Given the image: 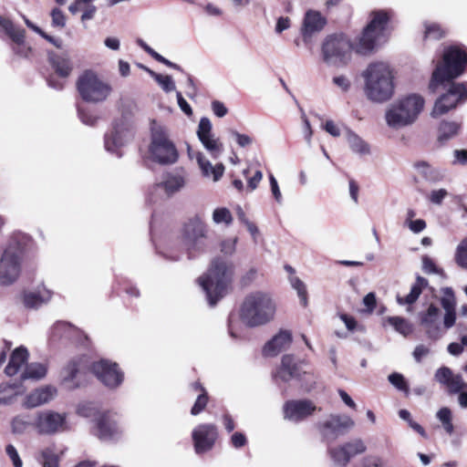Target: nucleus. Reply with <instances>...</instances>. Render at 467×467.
<instances>
[{
    "instance_id": "obj_5",
    "label": "nucleus",
    "mask_w": 467,
    "mask_h": 467,
    "mask_svg": "<svg viewBox=\"0 0 467 467\" xmlns=\"http://www.w3.org/2000/svg\"><path fill=\"white\" fill-rule=\"evenodd\" d=\"M467 68V51L462 46H450L443 51L442 59L438 62L430 82L434 92L440 85L450 82L463 74Z\"/></svg>"
},
{
    "instance_id": "obj_38",
    "label": "nucleus",
    "mask_w": 467,
    "mask_h": 467,
    "mask_svg": "<svg viewBox=\"0 0 467 467\" xmlns=\"http://www.w3.org/2000/svg\"><path fill=\"white\" fill-rule=\"evenodd\" d=\"M345 138L352 152L360 156L368 155L370 153V147L361 137L354 131L347 129Z\"/></svg>"
},
{
    "instance_id": "obj_21",
    "label": "nucleus",
    "mask_w": 467,
    "mask_h": 467,
    "mask_svg": "<svg viewBox=\"0 0 467 467\" xmlns=\"http://www.w3.org/2000/svg\"><path fill=\"white\" fill-rule=\"evenodd\" d=\"M326 25L325 17L315 10H308L303 19L300 35L306 46L314 42L316 36L322 31Z\"/></svg>"
},
{
    "instance_id": "obj_30",
    "label": "nucleus",
    "mask_w": 467,
    "mask_h": 467,
    "mask_svg": "<svg viewBox=\"0 0 467 467\" xmlns=\"http://www.w3.org/2000/svg\"><path fill=\"white\" fill-rule=\"evenodd\" d=\"M440 314L439 307L433 304H431L426 311L420 313V324L425 327L430 337H439Z\"/></svg>"
},
{
    "instance_id": "obj_58",
    "label": "nucleus",
    "mask_w": 467,
    "mask_h": 467,
    "mask_svg": "<svg viewBox=\"0 0 467 467\" xmlns=\"http://www.w3.org/2000/svg\"><path fill=\"white\" fill-rule=\"evenodd\" d=\"M52 26L63 28L66 25V17L63 12L58 8H54L51 12Z\"/></svg>"
},
{
    "instance_id": "obj_23",
    "label": "nucleus",
    "mask_w": 467,
    "mask_h": 467,
    "mask_svg": "<svg viewBox=\"0 0 467 467\" xmlns=\"http://www.w3.org/2000/svg\"><path fill=\"white\" fill-rule=\"evenodd\" d=\"M365 451L366 445L361 440L358 439L348 442L341 447L331 449L330 455L335 465L337 467H344L352 457L362 453Z\"/></svg>"
},
{
    "instance_id": "obj_35",
    "label": "nucleus",
    "mask_w": 467,
    "mask_h": 467,
    "mask_svg": "<svg viewBox=\"0 0 467 467\" xmlns=\"http://www.w3.org/2000/svg\"><path fill=\"white\" fill-rule=\"evenodd\" d=\"M462 129V124L454 120H442L437 128V141L441 145L446 144L449 140L458 136Z\"/></svg>"
},
{
    "instance_id": "obj_40",
    "label": "nucleus",
    "mask_w": 467,
    "mask_h": 467,
    "mask_svg": "<svg viewBox=\"0 0 467 467\" xmlns=\"http://www.w3.org/2000/svg\"><path fill=\"white\" fill-rule=\"evenodd\" d=\"M192 389L198 393L197 399L191 410V414L196 416L200 414L206 407L208 402V397L203 388L198 382L193 383L192 385Z\"/></svg>"
},
{
    "instance_id": "obj_44",
    "label": "nucleus",
    "mask_w": 467,
    "mask_h": 467,
    "mask_svg": "<svg viewBox=\"0 0 467 467\" xmlns=\"http://www.w3.org/2000/svg\"><path fill=\"white\" fill-rule=\"evenodd\" d=\"M446 30L439 24L433 22L424 23V37L426 39L438 40L445 36Z\"/></svg>"
},
{
    "instance_id": "obj_59",
    "label": "nucleus",
    "mask_w": 467,
    "mask_h": 467,
    "mask_svg": "<svg viewBox=\"0 0 467 467\" xmlns=\"http://www.w3.org/2000/svg\"><path fill=\"white\" fill-rule=\"evenodd\" d=\"M448 196V192L445 189L433 190L429 194L431 202L440 205L443 200Z\"/></svg>"
},
{
    "instance_id": "obj_62",
    "label": "nucleus",
    "mask_w": 467,
    "mask_h": 467,
    "mask_svg": "<svg viewBox=\"0 0 467 467\" xmlns=\"http://www.w3.org/2000/svg\"><path fill=\"white\" fill-rule=\"evenodd\" d=\"M211 108L213 114L218 118H223L228 113V109L220 100L212 101Z\"/></svg>"
},
{
    "instance_id": "obj_33",
    "label": "nucleus",
    "mask_w": 467,
    "mask_h": 467,
    "mask_svg": "<svg viewBox=\"0 0 467 467\" xmlns=\"http://www.w3.org/2000/svg\"><path fill=\"white\" fill-rule=\"evenodd\" d=\"M52 291L44 285L37 286L35 290L24 293L23 302L28 308H37L43 304L50 301L52 297Z\"/></svg>"
},
{
    "instance_id": "obj_29",
    "label": "nucleus",
    "mask_w": 467,
    "mask_h": 467,
    "mask_svg": "<svg viewBox=\"0 0 467 467\" xmlns=\"http://www.w3.org/2000/svg\"><path fill=\"white\" fill-rule=\"evenodd\" d=\"M292 343V334L288 330H280L269 340L265 348L264 353L267 357L277 356L282 351L287 349Z\"/></svg>"
},
{
    "instance_id": "obj_9",
    "label": "nucleus",
    "mask_w": 467,
    "mask_h": 467,
    "mask_svg": "<svg viewBox=\"0 0 467 467\" xmlns=\"http://www.w3.org/2000/svg\"><path fill=\"white\" fill-rule=\"evenodd\" d=\"M352 48L355 47L345 35H328L321 44L322 59L329 66H345L350 60Z\"/></svg>"
},
{
    "instance_id": "obj_36",
    "label": "nucleus",
    "mask_w": 467,
    "mask_h": 467,
    "mask_svg": "<svg viewBox=\"0 0 467 467\" xmlns=\"http://www.w3.org/2000/svg\"><path fill=\"white\" fill-rule=\"evenodd\" d=\"M36 415L29 412H21L15 415L10 420V428L13 434L21 435L30 428H35Z\"/></svg>"
},
{
    "instance_id": "obj_1",
    "label": "nucleus",
    "mask_w": 467,
    "mask_h": 467,
    "mask_svg": "<svg viewBox=\"0 0 467 467\" xmlns=\"http://www.w3.org/2000/svg\"><path fill=\"white\" fill-rule=\"evenodd\" d=\"M361 77L364 80L363 92L369 101L384 103L394 96L395 71L389 63L372 62L363 70Z\"/></svg>"
},
{
    "instance_id": "obj_55",
    "label": "nucleus",
    "mask_w": 467,
    "mask_h": 467,
    "mask_svg": "<svg viewBox=\"0 0 467 467\" xmlns=\"http://www.w3.org/2000/svg\"><path fill=\"white\" fill-rule=\"evenodd\" d=\"M332 82L343 92L348 91L351 87L350 79L345 75L335 76L332 78Z\"/></svg>"
},
{
    "instance_id": "obj_7",
    "label": "nucleus",
    "mask_w": 467,
    "mask_h": 467,
    "mask_svg": "<svg viewBox=\"0 0 467 467\" xmlns=\"http://www.w3.org/2000/svg\"><path fill=\"white\" fill-rule=\"evenodd\" d=\"M150 142L147 158L160 164H171L178 159L177 150L170 140L166 127L156 121H150Z\"/></svg>"
},
{
    "instance_id": "obj_3",
    "label": "nucleus",
    "mask_w": 467,
    "mask_h": 467,
    "mask_svg": "<svg viewBox=\"0 0 467 467\" xmlns=\"http://www.w3.org/2000/svg\"><path fill=\"white\" fill-rule=\"evenodd\" d=\"M425 106L424 98L417 93L404 95L385 110L386 124L391 130H399L413 125L419 119Z\"/></svg>"
},
{
    "instance_id": "obj_31",
    "label": "nucleus",
    "mask_w": 467,
    "mask_h": 467,
    "mask_svg": "<svg viewBox=\"0 0 467 467\" xmlns=\"http://www.w3.org/2000/svg\"><path fill=\"white\" fill-rule=\"evenodd\" d=\"M86 367V360L84 358L72 359L62 370V381L68 389H74L79 386L78 381H75L78 375Z\"/></svg>"
},
{
    "instance_id": "obj_12",
    "label": "nucleus",
    "mask_w": 467,
    "mask_h": 467,
    "mask_svg": "<svg viewBox=\"0 0 467 467\" xmlns=\"http://www.w3.org/2000/svg\"><path fill=\"white\" fill-rule=\"evenodd\" d=\"M466 100L467 83H450L446 92L435 100L431 116L434 119L440 118Z\"/></svg>"
},
{
    "instance_id": "obj_2",
    "label": "nucleus",
    "mask_w": 467,
    "mask_h": 467,
    "mask_svg": "<svg viewBox=\"0 0 467 467\" xmlns=\"http://www.w3.org/2000/svg\"><path fill=\"white\" fill-rule=\"evenodd\" d=\"M277 303L273 295L267 291L256 290L244 297L240 317L249 327H262L275 320Z\"/></svg>"
},
{
    "instance_id": "obj_48",
    "label": "nucleus",
    "mask_w": 467,
    "mask_h": 467,
    "mask_svg": "<svg viewBox=\"0 0 467 467\" xmlns=\"http://www.w3.org/2000/svg\"><path fill=\"white\" fill-rule=\"evenodd\" d=\"M43 467H59V457L55 448L47 447L42 451Z\"/></svg>"
},
{
    "instance_id": "obj_22",
    "label": "nucleus",
    "mask_w": 467,
    "mask_h": 467,
    "mask_svg": "<svg viewBox=\"0 0 467 467\" xmlns=\"http://www.w3.org/2000/svg\"><path fill=\"white\" fill-rule=\"evenodd\" d=\"M317 406L309 400H288L284 404V418L290 421L299 422L311 416Z\"/></svg>"
},
{
    "instance_id": "obj_52",
    "label": "nucleus",
    "mask_w": 467,
    "mask_h": 467,
    "mask_svg": "<svg viewBox=\"0 0 467 467\" xmlns=\"http://www.w3.org/2000/svg\"><path fill=\"white\" fill-rule=\"evenodd\" d=\"M421 263H422V270L426 274H436V275H442L443 270L441 268H439L435 262L428 255H423L421 257Z\"/></svg>"
},
{
    "instance_id": "obj_24",
    "label": "nucleus",
    "mask_w": 467,
    "mask_h": 467,
    "mask_svg": "<svg viewBox=\"0 0 467 467\" xmlns=\"http://www.w3.org/2000/svg\"><path fill=\"white\" fill-rule=\"evenodd\" d=\"M57 394L54 386L45 385L30 391L22 400L25 409H35L53 400Z\"/></svg>"
},
{
    "instance_id": "obj_56",
    "label": "nucleus",
    "mask_w": 467,
    "mask_h": 467,
    "mask_svg": "<svg viewBox=\"0 0 467 467\" xmlns=\"http://www.w3.org/2000/svg\"><path fill=\"white\" fill-rule=\"evenodd\" d=\"M237 240V237L223 240L221 244V252L226 255H232L235 252Z\"/></svg>"
},
{
    "instance_id": "obj_57",
    "label": "nucleus",
    "mask_w": 467,
    "mask_h": 467,
    "mask_svg": "<svg viewBox=\"0 0 467 467\" xmlns=\"http://www.w3.org/2000/svg\"><path fill=\"white\" fill-rule=\"evenodd\" d=\"M360 467H386L381 458L368 455L362 459Z\"/></svg>"
},
{
    "instance_id": "obj_60",
    "label": "nucleus",
    "mask_w": 467,
    "mask_h": 467,
    "mask_svg": "<svg viewBox=\"0 0 467 467\" xmlns=\"http://www.w3.org/2000/svg\"><path fill=\"white\" fill-rule=\"evenodd\" d=\"M269 182H270V190H271V192H272L275 200L276 201V202L282 203V202H283L282 192L280 191V188H279L276 179L275 178V176L272 173L269 174Z\"/></svg>"
},
{
    "instance_id": "obj_51",
    "label": "nucleus",
    "mask_w": 467,
    "mask_h": 467,
    "mask_svg": "<svg viewBox=\"0 0 467 467\" xmlns=\"http://www.w3.org/2000/svg\"><path fill=\"white\" fill-rule=\"evenodd\" d=\"M389 381L399 390L409 393V385L402 374L394 372L389 376Z\"/></svg>"
},
{
    "instance_id": "obj_11",
    "label": "nucleus",
    "mask_w": 467,
    "mask_h": 467,
    "mask_svg": "<svg viewBox=\"0 0 467 467\" xmlns=\"http://www.w3.org/2000/svg\"><path fill=\"white\" fill-rule=\"evenodd\" d=\"M207 227L204 223L195 217L184 223L181 232V244L187 251L189 256L205 248Z\"/></svg>"
},
{
    "instance_id": "obj_42",
    "label": "nucleus",
    "mask_w": 467,
    "mask_h": 467,
    "mask_svg": "<svg viewBox=\"0 0 467 467\" xmlns=\"http://www.w3.org/2000/svg\"><path fill=\"white\" fill-rule=\"evenodd\" d=\"M50 62L59 77L67 78L70 74L72 67L67 57H50Z\"/></svg>"
},
{
    "instance_id": "obj_14",
    "label": "nucleus",
    "mask_w": 467,
    "mask_h": 467,
    "mask_svg": "<svg viewBox=\"0 0 467 467\" xmlns=\"http://www.w3.org/2000/svg\"><path fill=\"white\" fill-rule=\"evenodd\" d=\"M35 429L40 434L52 435L66 430V414L42 410L36 414Z\"/></svg>"
},
{
    "instance_id": "obj_20",
    "label": "nucleus",
    "mask_w": 467,
    "mask_h": 467,
    "mask_svg": "<svg viewBox=\"0 0 467 467\" xmlns=\"http://www.w3.org/2000/svg\"><path fill=\"white\" fill-rule=\"evenodd\" d=\"M187 151L189 158L192 161H196L203 178L211 179L214 182H217L221 180L225 170L223 163L219 162L213 165L211 161L207 159L203 152L195 150L191 147H188Z\"/></svg>"
},
{
    "instance_id": "obj_18",
    "label": "nucleus",
    "mask_w": 467,
    "mask_h": 467,
    "mask_svg": "<svg viewBox=\"0 0 467 467\" xmlns=\"http://www.w3.org/2000/svg\"><path fill=\"white\" fill-rule=\"evenodd\" d=\"M355 426V421L348 415L333 414L320 424V431L326 439H336Z\"/></svg>"
},
{
    "instance_id": "obj_13",
    "label": "nucleus",
    "mask_w": 467,
    "mask_h": 467,
    "mask_svg": "<svg viewBox=\"0 0 467 467\" xmlns=\"http://www.w3.org/2000/svg\"><path fill=\"white\" fill-rule=\"evenodd\" d=\"M132 138L133 130L129 123L116 122L111 131L105 136V149L120 157L122 155L121 148L128 144Z\"/></svg>"
},
{
    "instance_id": "obj_15",
    "label": "nucleus",
    "mask_w": 467,
    "mask_h": 467,
    "mask_svg": "<svg viewBox=\"0 0 467 467\" xmlns=\"http://www.w3.org/2000/svg\"><path fill=\"white\" fill-rule=\"evenodd\" d=\"M92 371L99 381L109 389L118 388L124 379L123 372L118 364L107 359L94 362Z\"/></svg>"
},
{
    "instance_id": "obj_17",
    "label": "nucleus",
    "mask_w": 467,
    "mask_h": 467,
    "mask_svg": "<svg viewBox=\"0 0 467 467\" xmlns=\"http://www.w3.org/2000/svg\"><path fill=\"white\" fill-rule=\"evenodd\" d=\"M196 133L199 140L210 156L213 159H218L223 153V145L219 138L213 133V124L208 118H201Z\"/></svg>"
},
{
    "instance_id": "obj_28",
    "label": "nucleus",
    "mask_w": 467,
    "mask_h": 467,
    "mask_svg": "<svg viewBox=\"0 0 467 467\" xmlns=\"http://www.w3.org/2000/svg\"><path fill=\"white\" fill-rule=\"evenodd\" d=\"M120 432L116 415L110 412L101 414L97 420V435L101 440H109Z\"/></svg>"
},
{
    "instance_id": "obj_46",
    "label": "nucleus",
    "mask_w": 467,
    "mask_h": 467,
    "mask_svg": "<svg viewBox=\"0 0 467 467\" xmlns=\"http://www.w3.org/2000/svg\"><path fill=\"white\" fill-rule=\"evenodd\" d=\"M148 72L165 92H171L175 89V83L171 76L158 74L150 69H148Z\"/></svg>"
},
{
    "instance_id": "obj_27",
    "label": "nucleus",
    "mask_w": 467,
    "mask_h": 467,
    "mask_svg": "<svg viewBox=\"0 0 467 467\" xmlns=\"http://www.w3.org/2000/svg\"><path fill=\"white\" fill-rule=\"evenodd\" d=\"M28 357V351L25 347L21 346L15 348L12 351L8 363L5 368V374L10 378L17 375L21 378V374L27 364Z\"/></svg>"
},
{
    "instance_id": "obj_43",
    "label": "nucleus",
    "mask_w": 467,
    "mask_h": 467,
    "mask_svg": "<svg viewBox=\"0 0 467 467\" xmlns=\"http://www.w3.org/2000/svg\"><path fill=\"white\" fill-rule=\"evenodd\" d=\"M436 418L441 423L443 430L448 434H451L453 432L454 427L452 424V412L449 408L443 407L440 409L436 413Z\"/></svg>"
},
{
    "instance_id": "obj_53",
    "label": "nucleus",
    "mask_w": 467,
    "mask_h": 467,
    "mask_svg": "<svg viewBox=\"0 0 467 467\" xmlns=\"http://www.w3.org/2000/svg\"><path fill=\"white\" fill-rule=\"evenodd\" d=\"M290 284L292 287L297 291V295L302 303L306 305V288L305 284L297 276H291Z\"/></svg>"
},
{
    "instance_id": "obj_32",
    "label": "nucleus",
    "mask_w": 467,
    "mask_h": 467,
    "mask_svg": "<svg viewBox=\"0 0 467 467\" xmlns=\"http://www.w3.org/2000/svg\"><path fill=\"white\" fill-rule=\"evenodd\" d=\"M185 184V176L182 173L174 172L166 174L162 181L156 184V188L162 191L167 196H171L180 192Z\"/></svg>"
},
{
    "instance_id": "obj_50",
    "label": "nucleus",
    "mask_w": 467,
    "mask_h": 467,
    "mask_svg": "<svg viewBox=\"0 0 467 467\" xmlns=\"http://www.w3.org/2000/svg\"><path fill=\"white\" fill-rule=\"evenodd\" d=\"M441 292L442 294V296L441 298V304L443 309L455 308L456 299L452 288L443 287L441 288Z\"/></svg>"
},
{
    "instance_id": "obj_25",
    "label": "nucleus",
    "mask_w": 467,
    "mask_h": 467,
    "mask_svg": "<svg viewBox=\"0 0 467 467\" xmlns=\"http://www.w3.org/2000/svg\"><path fill=\"white\" fill-rule=\"evenodd\" d=\"M0 26L14 41L13 51L21 57H27L31 53V47L24 41V30L15 27L10 20L2 16H0Z\"/></svg>"
},
{
    "instance_id": "obj_4",
    "label": "nucleus",
    "mask_w": 467,
    "mask_h": 467,
    "mask_svg": "<svg viewBox=\"0 0 467 467\" xmlns=\"http://www.w3.org/2000/svg\"><path fill=\"white\" fill-rule=\"evenodd\" d=\"M233 273L232 263L216 258L212 262L207 273L199 277L198 283L205 292L211 306H214L224 296L232 281Z\"/></svg>"
},
{
    "instance_id": "obj_8",
    "label": "nucleus",
    "mask_w": 467,
    "mask_h": 467,
    "mask_svg": "<svg viewBox=\"0 0 467 467\" xmlns=\"http://www.w3.org/2000/svg\"><path fill=\"white\" fill-rule=\"evenodd\" d=\"M25 244V235H15L5 248L0 257V285H9L19 277Z\"/></svg>"
},
{
    "instance_id": "obj_19",
    "label": "nucleus",
    "mask_w": 467,
    "mask_h": 467,
    "mask_svg": "<svg viewBox=\"0 0 467 467\" xmlns=\"http://www.w3.org/2000/svg\"><path fill=\"white\" fill-rule=\"evenodd\" d=\"M306 365L305 361L296 359L293 355H285L274 373V378L276 382H288L293 379H299L306 373L303 369Z\"/></svg>"
},
{
    "instance_id": "obj_49",
    "label": "nucleus",
    "mask_w": 467,
    "mask_h": 467,
    "mask_svg": "<svg viewBox=\"0 0 467 467\" xmlns=\"http://www.w3.org/2000/svg\"><path fill=\"white\" fill-rule=\"evenodd\" d=\"M213 221L216 224L224 223L225 225H229L233 221V216L229 209L219 207L213 213Z\"/></svg>"
},
{
    "instance_id": "obj_16",
    "label": "nucleus",
    "mask_w": 467,
    "mask_h": 467,
    "mask_svg": "<svg viewBox=\"0 0 467 467\" xmlns=\"http://www.w3.org/2000/svg\"><path fill=\"white\" fill-rule=\"evenodd\" d=\"M218 438V429L212 423H202L197 425L192 432L194 451L202 454L211 451Z\"/></svg>"
},
{
    "instance_id": "obj_39",
    "label": "nucleus",
    "mask_w": 467,
    "mask_h": 467,
    "mask_svg": "<svg viewBox=\"0 0 467 467\" xmlns=\"http://www.w3.org/2000/svg\"><path fill=\"white\" fill-rule=\"evenodd\" d=\"M47 372V367L45 363H27L23 373L21 374V380H40L46 377Z\"/></svg>"
},
{
    "instance_id": "obj_26",
    "label": "nucleus",
    "mask_w": 467,
    "mask_h": 467,
    "mask_svg": "<svg viewBox=\"0 0 467 467\" xmlns=\"http://www.w3.org/2000/svg\"><path fill=\"white\" fill-rule=\"evenodd\" d=\"M434 379L445 386L451 394L460 392L465 388V382L460 374H453L451 368L441 367L435 372Z\"/></svg>"
},
{
    "instance_id": "obj_64",
    "label": "nucleus",
    "mask_w": 467,
    "mask_h": 467,
    "mask_svg": "<svg viewBox=\"0 0 467 467\" xmlns=\"http://www.w3.org/2000/svg\"><path fill=\"white\" fill-rule=\"evenodd\" d=\"M453 164H467V150H453Z\"/></svg>"
},
{
    "instance_id": "obj_6",
    "label": "nucleus",
    "mask_w": 467,
    "mask_h": 467,
    "mask_svg": "<svg viewBox=\"0 0 467 467\" xmlns=\"http://www.w3.org/2000/svg\"><path fill=\"white\" fill-rule=\"evenodd\" d=\"M390 13L385 10H377L369 15V22L355 45V50L359 54L373 51L379 45L387 41L388 24Z\"/></svg>"
},
{
    "instance_id": "obj_45",
    "label": "nucleus",
    "mask_w": 467,
    "mask_h": 467,
    "mask_svg": "<svg viewBox=\"0 0 467 467\" xmlns=\"http://www.w3.org/2000/svg\"><path fill=\"white\" fill-rule=\"evenodd\" d=\"M386 322L389 324L394 329L403 336H407L411 333V325L404 318L400 317H389L386 319Z\"/></svg>"
},
{
    "instance_id": "obj_61",
    "label": "nucleus",
    "mask_w": 467,
    "mask_h": 467,
    "mask_svg": "<svg viewBox=\"0 0 467 467\" xmlns=\"http://www.w3.org/2000/svg\"><path fill=\"white\" fill-rule=\"evenodd\" d=\"M232 135L235 139L236 143L242 148L250 146L254 141L253 138L250 137L249 135L240 133L236 130H233Z\"/></svg>"
},
{
    "instance_id": "obj_41",
    "label": "nucleus",
    "mask_w": 467,
    "mask_h": 467,
    "mask_svg": "<svg viewBox=\"0 0 467 467\" xmlns=\"http://www.w3.org/2000/svg\"><path fill=\"white\" fill-rule=\"evenodd\" d=\"M71 14L75 15L81 11V20L83 22L92 19L97 12V7L93 4H80L77 5V1H74L68 7Z\"/></svg>"
},
{
    "instance_id": "obj_34",
    "label": "nucleus",
    "mask_w": 467,
    "mask_h": 467,
    "mask_svg": "<svg viewBox=\"0 0 467 467\" xmlns=\"http://www.w3.org/2000/svg\"><path fill=\"white\" fill-rule=\"evenodd\" d=\"M428 285V280L422 276H418L411 285L410 293L405 296H397V302L400 306H408L407 311L412 310L411 306L418 300L422 290Z\"/></svg>"
},
{
    "instance_id": "obj_37",
    "label": "nucleus",
    "mask_w": 467,
    "mask_h": 467,
    "mask_svg": "<svg viewBox=\"0 0 467 467\" xmlns=\"http://www.w3.org/2000/svg\"><path fill=\"white\" fill-rule=\"evenodd\" d=\"M23 392L24 389L21 384L16 382L0 383V405L7 406L13 404Z\"/></svg>"
},
{
    "instance_id": "obj_10",
    "label": "nucleus",
    "mask_w": 467,
    "mask_h": 467,
    "mask_svg": "<svg viewBox=\"0 0 467 467\" xmlns=\"http://www.w3.org/2000/svg\"><path fill=\"white\" fill-rule=\"evenodd\" d=\"M77 88L81 99L90 103L105 101L112 91L111 86L92 70H86L79 76Z\"/></svg>"
},
{
    "instance_id": "obj_63",
    "label": "nucleus",
    "mask_w": 467,
    "mask_h": 467,
    "mask_svg": "<svg viewBox=\"0 0 467 467\" xmlns=\"http://www.w3.org/2000/svg\"><path fill=\"white\" fill-rule=\"evenodd\" d=\"M412 233L420 234L425 230L427 224L426 222L422 219H416L412 222H409L406 225Z\"/></svg>"
},
{
    "instance_id": "obj_54",
    "label": "nucleus",
    "mask_w": 467,
    "mask_h": 467,
    "mask_svg": "<svg viewBox=\"0 0 467 467\" xmlns=\"http://www.w3.org/2000/svg\"><path fill=\"white\" fill-rule=\"evenodd\" d=\"M5 453L11 460L14 467H22L23 466V462L18 454L17 450L16 449V447L14 445H12V444L6 445Z\"/></svg>"
},
{
    "instance_id": "obj_47",
    "label": "nucleus",
    "mask_w": 467,
    "mask_h": 467,
    "mask_svg": "<svg viewBox=\"0 0 467 467\" xmlns=\"http://www.w3.org/2000/svg\"><path fill=\"white\" fill-rule=\"evenodd\" d=\"M454 259L458 266L467 270V238H464L457 245Z\"/></svg>"
}]
</instances>
